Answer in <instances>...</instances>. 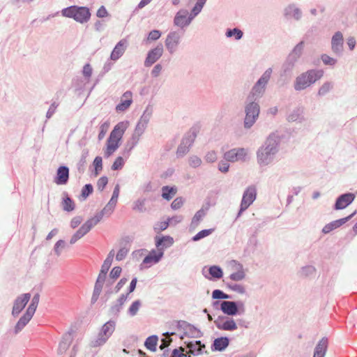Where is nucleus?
I'll list each match as a JSON object with an SVG mask.
<instances>
[{
	"label": "nucleus",
	"mask_w": 357,
	"mask_h": 357,
	"mask_svg": "<svg viewBox=\"0 0 357 357\" xmlns=\"http://www.w3.org/2000/svg\"><path fill=\"white\" fill-rule=\"evenodd\" d=\"M303 109L301 108H296L292 111L289 112L287 114V120L289 122H295L302 119Z\"/></svg>",
	"instance_id": "nucleus-36"
},
{
	"label": "nucleus",
	"mask_w": 357,
	"mask_h": 357,
	"mask_svg": "<svg viewBox=\"0 0 357 357\" xmlns=\"http://www.w3.org/2000/svg\"><path fill=\"white\" fill-rule=\"evenodd\" d=\"M31 298V294L29 293L23 294L15 300L12 310V314L17 317L24 308Z\"/></svg>",
	"instance_id": "nucleus-18"
},
{
	"label": "nucleus",
	"mask_w": 357,
	"mask_h": 357,
	"mask_svg": "<svg viewBox=\"0 0 357 357\" xmlns=\"http://www.w3.org/2000/svg\"><path fill=\"white\" fill-rule=\"evenodd\" d=\"M109 127V123L106 121L102 123L100 126V132L98 134V139L101 140L104 138L105 136V134L107 133L108 129Z\"/></svg>",
	"instance_id": "nucleus-55"
},
{
	"label": "nucleus",
	"mask_w": 357,
	"mask_h": 357,
	"mask_svg": "<svg viewBox=\"0 0 357 357\" xmlns=\"http://www.w3.org/2000/svg\"><path fill=\"white\" fill-rule=\"evenodd\" d=\"M280 139L274 133L268 136L265 142L256 151L257 163L260 167H265L273 163L280 151Z\"/></svg>",
	"instance_id": "nucleus-1"
},
{
	"label": "nucleus",
	"mask_w": 357,
	"mask_h": 357,
	"mask_svg": "<svg viewBox=\"0 0 357 357\" xmlns=\"http://www.w3.org/2000/svg\"><path fill=\"white\" fill-rule=\"evenodd\" d=\"M212 298L213 299H227L229 298V296L220 289H215L212 293Z\"/></svg>",
	"instance_id": "nucleus-56"
},
{
	"label": "nucleus",
	"mask_w": 357,
	"mask_h": 357,
	"mask_svg": "<svg viewBox=\"0 0 357 357\" xmlns=\"http://www.w3.org/2000/svg\"><path fill=\"white\" fill-rule=\"evenodd\" d=\"M174 243V239L169 236H164L162 237H155V246L158 251H162L164 255L165 249L171 247Z\"/></svg>",
	"instance_id": "nucleus-26"
},
{
	"label": "nucleus",
	"mask_w": 357,
	"mask_h": 357,
	"mask_svg": "<svg viewBox=\"0 0 357 357\" xmlns=\"http://www.w3.org/2000/svg\"><path fill=\"white\" fill-rule=\"evenodd\" d=\"M163 257L162 252L158 250H152L149 254L144 259L143 264L147 267L158 263Z\"/></svg>",
	"instance_id": "nucleus-25"
},
{
	"label": "nucleus",
	"mask_w": 357,
	"mask_h": 357,
	"mask_svg": "<svg viewBox=\"0 0 357 357\" xmlns=\"http://www.w3.org/2000/svg\"><path fill=\"white\" fill-rule=\"evenodd\" d=\"M183 199L181 197H177L172 202L171 206L172 209L177 210L183 206Z\"/></svg>",
	"instance_id": "nucleus-64"
},
{
	"label": "nucleus",
	"mask_w": 357,
	"mask_h": 357,
	"mask_svg": "<svg viewBox=\"0 0 357 357\" xmlns=\"http://www.w3.org/2000/svg\"><path fill=\"white\" fill-rule=\"evenodd\" d=\"M208 271L211 275L214 278L220 279L222 277L223 273L220 266H212Z\"/></svg>",
	"instance_id": "nucleus-47"
},
{
	"label": "nucleus",
	"mask_w": 357,
	"mask_h": 357,
	"mask_svg": "<svg viewBox=\"0 0 357 357\" xmlns=\"http://www.w3.org/2000/svg\"><path fill=\"white\" fill-rule=\"evenodd\" d=\"M195 137V136L194 135H190L183 139L176 151V154L178 157H183L190 151V148L194 142Z\"/></svg>",
	"instance_id": "nucleus-23"
},
{
	"label": "nucleus",
	"mask_w": 357,
	"mask_h": 357,
	"mask_svg": "<svg viewBox=\"0 0 357 357\" xmlns=\"http://www.w3.org/2000/svg\"><path fill=\"white\" fill-rule=\"evenodd\" d=\"M128 45V41L125 39L119 41L111 52L110 59L114 61L119 59L126 51Z\"/></svg>",
	"instance_id": "nucleus-22"
},
{
	"label": "nucleus",
	"mask_w": 357,
	"mask_h": 357,
	"mask_svg": "<svg viewBox=\"0 0 357 357\" xmlns=\"http://www.w3.org/2000/svg\"><path fill=\"white\" fill-rule=\"evenodd\" d=\"M91 229L84 222L81 227L71 236L70 243L75 244L78 240L81 239L87 233L89 232Z\"/></svg>",
	"instance_id": "nucleus-31"
},
{
	"label": "nucleus",
	"mask_w": 357,
	"mask_h": 357,
	"mask_svg": "<svg viewBox=\"0 0 357 357\" xmlns=\"http://www.w3.org/2000/svg\"><path fill=\"white\" fill-rule=\"evenodd\" d=\"M105 215L101 211L100 212L96 214L93 218L89 219L85 222L86 225L91 229L94 226H96L105 216Z\"/></svg>",
	"instance_id": "nucleus-41"
},
{
	"label": "nucleus",
	"mask_w": 357,
	"mask_h": 357,
	"mask_svg": "<svg viewBox=\"0 0 357 357\" xmlns=\"http://www.w3.org/2000/svg\"><path fill=\"white\" fill-rule=\"evenodd\" d=\"M225 36L227 38H234V40H238L243 38V32L238 28L228 29L225 32Z\"/></svg>",
	"instance_id": "nucleus-38"
},
{
	"label": "nucleus",
	"mask_w": 357,
	"mask_h": 357,
	"mask_svg": "<svg viewBox=\"0 0 357 357\" xmlns=\"http://www.w3.org/2000/svg\"><path fill=\"white\" fill-rule=\"evenodd\" d=\"M115 328V321H109L106 322L102 326L97 337L91 341V346L93 347H98L104 345L113 334Z\"/></svg>",
	"instance_id": "nucleus-9"
},
{
	"label": "nucleus",
	"mask_w": 357,
	"mask_h": 357,
	"mask_svg": "<svg viewBox=\"0 0 357 357\" xmlns=\"http://www.w3.org/2000/svg\"><path fill=\"white\" fill-rule=\"evenodd\" d=\"M206 213L203 209H200L198 211H197L192 219L191 227H197V225L199 224L200 221L203 219Z\"/></svg>",
	"instance_id": "nucleus-44"
},
{
	"label": "nucleus",
	"mask_w": 357,
	"mask_h": 357,
	"mask_svg": "<svg viewBox=\"0 0 357 357\" xmlns=\"http://www.w3.org/2000/svg\"><path fill=\"white\" fill-rule=\"evenodd\" d=\"M214 306L220 305L222 312L228 316H234L243 314L245 311V307L243 302H234L224 301L222 302L216 301L213 303Z\"/></svg>",
	"instance_id": "nucleus-11"
},
{
	"label": "nucleus",
	"mask_w": 357,
	"mask_h": 357,
	"mask_svg": "<svg viewBox=\"0 0 357 357\" xmlns=\"http://www.w3.org/2000/svg\"><path fill=\"white\" fill-rule=\"evenodd\" d=\"M206 1L207 0H197L190 13L186 9L179 10L174 17V25L181 29L188 27L195 17L202 12Z\"/></svg>",
	"instance_id": "nucleus-2"
},
{
	"label": "nucleus",
	"mask_w": 357,
	"mask_h": 357,
	"mask_svg": "<svg viewBox=\"0 0 357 357\" xmlns=\"http://www.w3.org/2000/svg\"><path fill=\"white\" fill-rule=\"evenodd\" d=\"M284 15L296 20H299L302 17V12L296 5L291 4L284 9Z\"/></svg>",
	"instance_id": "nucleus-30"
},
{
	"label": "nucleus",
	"mask_w": 357,
	"mask_h": 357,
	"mask_svg": "<svg viewBox=\"0 0 357 357\" xmlns=\"http://www.w3.org/2000/svg\"><path fill=\"white\" fill-rule=\"evenodd\" d=\"M228 269L230 271L229 279L234 282H240L245 278L246 273L243 266L236 260L228 263Z\"/></svg>",
	"instance_id": "nucleus-12"
},
{
	"label": "nucleus",
	"mask_w": 357,
	"mask_h": 357,
	"mask_svg": "<svg viewBox=\"0 0 357 357\" xmlns=\"http://www.w3.org/2000/svg\"><path fill=\"white\" fill-rule=\"evenodd\" d=\"M328 347V340L322 338L317 344L313 357H324Z\"/></svg>",
	"instance_id": "nucleus-32"
},
{
	"label": "nucleus",
	"mask_w": 357,
	"mask_h": 357,
	"mask_svg": "<svg viewBox=\"0 0 357 357\" xmlns=\"http://www.w3.org/2000/svg\"><path fill=\"white\" fill-rule=\"evenodd\" d=\"M323 75L324 71L322 70L312 69L307 70L296 77L294 88L296 91L304 90L320 79Z\"/></svg>",
	"instance_id": "nucleus-4"
},
{
	"label": "nucleus",
	"mask_w": 357,
	"mask_h": 357,
	"mask_svg": "<svg viewBox=\"0 0 357 357\" xmlns=\"http://www.w3.org/2000/svg\"><path fill=\"white\" fill-rule=\"evenodd\" d=\"M176 187L163 186L162 188V197L167 200H170L176 195Z\"/></svg>",
	"instance_id": "nucleus-37"
},
{
	"label": "nucleus",
	"mask_w": 357,
	"mask_h": 357,
	"mask_svg": "<svg viewBox=\"0 0 357 357\" xmlns=\"http://www.w3.org/2000/svg\"><path fill=\"white\" fill-rule=\"evenodd\" d=\"M105 278L106 275H101L100 273H99L95 284L93 293L91 298L93 303L96 302L98 296H100L103 287V284L105 280Z\"/></svg>",
	"instance_id": "nucleus-29"
},
{
	"label": "nucleus",
	"mask_w": 357,
	"mask_h": 357,
	"mask_svg": "<svg viewBox=\"0 0 357 357\" xmlns=\"http://www.w3.org/2000/svg\"><path fill=\"white\" fill-rule=\"evenodd\" d=\"M93 192V186L91 184L85 185L82 190V197L86 199Z\"/></svg>",
	"instance_id": "nucleus-62"
},
{
	"label": "nucleus",
	"mask_w": 357,
	"mask_h": 357,
	"mask_svg": "<svg viewBox=\"0 0 357 357\" xmlns=\"http://www.w3.org/2000/svg\"><path fill=\"white\" fill-rule=\"evenodd\" d=\"M333 83L330 82H324L318 91L319 96H324L328 93L333 88Z\"/></svg>",
	"instance_id": "nucleus-50"
},
{
	"label": "nucleus",
	"mask_w": 357,
	"mask_h": 357,
	"mask_svg": "<svg viewBox=\"0 0 357 357\" xmlns=\"http://www.w3.org/2000/svg\"><path fill=\"white\" fill-rule=\"evenodd\" d=\"M214 231V229H204L199 231L195 236H193L192 240L197 241L202 238L211 235Z\"/></svg>",
	"instance_id": "nucleus-48"
},
{
	"label": "nucleus",
	"mask_w": 357,
	"mask_h": 357,
	"mask_svg": "<svg viewBox=\"0 0 357 357\" xmlns=\"http://www.w3.org/2000/svg\"><path fill=\"white\" fill-rule=\"evenodd\" d=\"M69 178V169L66 166L59 167L57 169L56 176L54 182L57 185H65L67 183Z\"/></svg>",
	"instance_id": "nucleus-27"
},
{
	"label": "nucleus",
	"mask_w": 357,
	"mask_h": 357,
	"mask_svg": "<svg viewBox=\"0 0 357 357\" xmlns=\"http://www.w3.org/2000/svg\"><path fill=\"white\" fill-rule=\"evenodd\" d=\"M229 343V340L226 337L217 338L213 342L212 350L220 351H223L228 347Z\"/></svg>",
	"instance_id": "nucleus-33"
},
{
	"label": "nucleus",
	"mask_w": 357,
	"mask_h": 357,
	"mask_svg": "<svg viewBox=\"0 0 357 357\" xmlns=\"http://www.w3.org/2000/svg\"><path fill=\"white\" fill-rule=\"evenodd\" d=\"M132 101V93L130 91H126L122 95L120 102L116 106V112H126L130 107Z\"/></svg>",
	"instance_id": "nucleus-21"
},
{
	"label": "nucleus",
	"mask_w": 357,
	"mask_h": 357,
	"mask_svg": "<svg viewBox=\"0 0 357 357\" xmlns=\"http://www.w3.org/2000/svg\"><path fill=\"white\" fill-rule=\"evenodd\" d=\"M218 158V153L213 150L208 151L204 156V160L208 163H213L217 161Z\"/></svg>",
	"instance_id": "nucleus-49"
},
{
	"label": "nucleus",
	"mask_w": 357,
	"mask_h": 357,
	"mask_svg": "<svg viewBox=\"0 0 357 357\" xmlns=\"http://www.w3.org/2000/svg\"><path fill=\"white\" fill-rule=\"evenodd\" d=\"M92 73L93 69L89 63L85 64L82 70V74L84 77L89 80L92 75Z\"/></svg>",
	"instance_id": "nucleus-59"
},
{
	"label": "nucleus",
	"mask_w": 357,
	"mask_h": 357,
	"mask_svg": "<svg viewBox=\"0 0 357 357\" xmlns=\"http://www.w3.org/2000/svg\"><path fill=\"white\" fill-rule=\"evenodd\" d=\"M181 38V34L176 31H172L167 34L165 43L169 54H172L176 51Z\"/></svg>",
	"instance_id": "nucleus-16"
},
{
	"label": "nucleus",
	"mask_w": 357,
	"mask_h": 357,
	"mask_svg": "<svg viewBox=\"0 0 357 357\" xmlns=\"http://www.w3.org/2000/svg\"><path fill=\"white\" fill-rule=\"evenodd\" d=\"M95 167V174L97 176L102 169V159L100 156H96L93 160Z\"/></svg>",
	"instance_id": "nucleus-54"
},
{
	"label": "nucleus",
	"mask_w": 357,
	"mask_h": 357,
	"mask_svg": "<svg viewBox=\"0 0 357 357\" xmlns=\"http://www.w3.org/2000/svg\"><path fill=\"white\" fill-rule=\"evenodd\" d=\"M321 59L325 65L331 66H335L337 61L336 59L331 57L326 54L321 55Z\"/></svg>",
	"instance_id": "nucleus-53"
},
{
	"label": "nucleus",
	"mask_w": 357,
	"mask_h": 357,
	"mask_svg": "<svg viewBox=\"0 0 357 357\" xmlns=\"http://www.w3.org/2000/svg\"><path fill=\"white\" fill-rule=\"evenodd\" d=\"M214 323L216 327L222 331H234L238 329L236 321L231 317L220 316Z\"/></svg>",
	"instance_id": "nucleus-15"
},
{
	"label": "nucleus",
	"mask_w": 357,
	"mask_h": 357,
	"mask_svg": "<svg viewBox=\"0 0 357 357\" xmlns=\"http://www.w3.org/2000/svg\"><path fill=\"white\" fill-rule=\"evenodd\" d=\"M62 206L64 211L69 212L74 210L75 204L73 201L66 195L63 199Z\"/></svg>",
	"instance_id": "nucleus-45"
},
{
	"label": "nucleus",
	"mask_w": 357,
	"mask_h": 357,
	"mask_svg": "<svg viewBox=\"0 0 357 357\" xmlns=\"http://www.w3.org/2000/svg\"><path fill=\"white\" fill-rule=\"evenodd\" d=\"M272 74V68H269L262 74L260 78L253 86L248 98L257 100L261 98L265 92L266 86L269 82Z\"/></svg>",
	"instance_id": "nucleus-8"
},
{
	"label": "nucleus",
	"mask_w": 357,
	"mask_h": 357,
	"mask_svg": "<svg viewBox=\"0 0 357 357\" xmlns=\"http://www.w3.org/2000/svg\"><path fill=\"white\" fill-rule=\"evenodd\" d=\"M229 288L232 290L233 291H235L240 294H244L246 292L245 287L240 284H228Z\"/></svg>",
	"instance_id": "nucleus-52"
},
{
	"label": "nucleus",
	"mask_w": 357,
	"mask_h": 357,
	"mask_svg": "<svg viewBox=\"0 0 357 357\" xmlns=\"http://www.w3.org/2000/svg\"><path fill=\"white\" fill-rule=\"evenodd\" d=\"M163 47L161 44L158 45L155 48L149 51L144 61V66L149 67L156 62L162 55Z\"/></svg>",
	"instance_id": "nucleus-19"
},
{
	"label": "nucleus",
	"mask_w": 357,
	"mask_h": 357,
	"mask_svg": "<svg viewBox=\"0 0 357 357\" xmlns=\"http://www.w3.org/2000/svg\"><path fill=\"white\" fill-rule=\"evenodd\" d=\"M128 294H121L117 300V303L111 307V312L112 314H117L119 312L122 306L128 298Z\"/></svg>",
	"instance_id": "nucleus-39"
},
{
	"label": "nucleus",
	"mask_w": 357,
	"mask_h": 357,
	"mask_svg": "<svg viewBox=\"0 0 357 357\" xmlns=\"http://www.w3.org/2000/svg\"><path fill=\"white\" fill-rule=\"evenodd\" d=\"M188 347L190 352L193 355H199L203 353V349L205 348L204 344H202L200 341L190 342L188 344Z\"/></svg>",
	"instance_id": "nucleus-34"
},
{
	"label": "nucleus",
	"mask_w": 357,
	"mask_h": 357,
	"mask_svg": "<svg viewBox=\"0 0 357 357\" xmlns=\"http://www.w3.org/2000/svg\"><path fill=\"white\" fill-rule=\"evenodd\" d=\"M257 191L255 187H248L243 192L241 207L238 213V217L245 211L255 200Z\"/></svg>",
	"instance_id": "nucleus-14"
},
{
	"label": "nucleus",
	"mask_w": 357,
	"mask_h": 357,
	"mask_svg": "<svg viewBox=\"0 0 357 357\" xmlns=\"http://www.w3.org/2000/svg\"><path fill=\"white\" fill-rule=\"evenodd\" d=\"M61 15L65 17L73 18L76 22L84 24L91 17L89 9L85 6H71L61 10Z\"/></svg>",
	"instance_id": "nucleus-5"
},
{
	"label": "nucleus",
	"mask_w": 357,
	"mask_h": 357,
	"mask_svg": "<svg viewBox=\"0 0 357 357\" xmlns=\"http://www.w3.org/2000/svg\"><path fill=\"white\" fill-rule=\"evenodd\" d=\"M355 199V195L353 193H346L340 195L335 204L336 210L345 208L349 206Z\"/></svg>",
	"instance_id": "nucleus-24"
},
{
	"label": "nucleus",
	"mask_w": 357,
	"mask_h": 357,
	"mask_svg": "<svg viewBox=\"0 0 357 357\" xmlns=\"http://www.w3.org/2000/svg\"><path fill=\"white\" fill-rule=\"evenodd\" d=\"M227 160H221L218 162V169L222 173H227L229 170V164Z\"/></svg>",
	"instance_id": "nucleus-58"
},
{
	"label": "nucleus",
	"mask_w": 357,
	"mask_h": 357,
	"mask_svg": "<svg viewBox=\"0 0 357 357\" xmlns=\"http://www.w3.org/2000/svg\"><path fill=\"white\" fill-rule=\"evenodd\" d=\"M303 42H300L295 46L292 52L288 56L286 62L283 65L284 72L290 71L293 69L294 64L303 53Z\"/></svg>",
	"instance_id": "nucleus-13"
},
{
	"label": "nucleus",
	"mask_w": 357,
	"mask_h": 357,
	"mask_svg": "<svg viewBox=\"0 0 357 357\" xmlns=\"http://www.w3.org/2000/svg\"><path fill=\"white\" fill-rule=\"evenodd\" d=\"M169 225L167 220L166 221L158 222L155 225L154 229L155 231L159 232L165 230Z\"/></svg>",
	"instance_id": "nucleus-60"
},
{
	"label": "nucleus",
	"mask_w": 357,
	"mask_h": 357,
	"mask_svg": "<svg viewBox=\"0 0 357 357\" xmlns=\"http://www.w3.org/2000/svg\"><path fill=\"white\" fill-rule=\"evenodd\" d=\"M66 248V242L63 240H59L54 246V252L59 257L61 255L62 250Z\"/></svg>",
	"instance_id": "nucleus-51"
},
{
	"label": "nucleus",
	"mask_w": 357,
	"mask_h": 357,
	"mask_svg": "<svg viewBox=\"0 0 357 357\" xmlns=\"http://www.w3.org/2000/svg\"><path fill=\"white\" fill-rule=\"evenodd\" d=\"M128 250L126 248H121L116 255V259L117 261H121L123 259H125V257H126V255H128Z\"/></svg>",
	"instance_id": "nucleus-63"
},
{
	"label": "nucleus",
	"mask_w": 357,
	"mask_h": 357,
	"mask_svg": "<svg viewBox=\"0 0 357 357\" xmlns=\"http://www.w3.org/2000/svg\"><path fill=\"white\" fill-rule=\"evenodd\" d=\"M343 34L340 31H336L331 38V50L337 55L342 54L343 52Z\"/></svg>",
	"instance_id": "nucleus-20"
},
{
	"label": "nucleus",
	"mask_w": 357,
	"mask_h": 357,
	"mask_svg": "<svg viewBox=\"0 0 357 357\" xmlns=\"http://www.w3.org/2000/svg\"><path fill=\"white\" fill-rule=\"evenodd\" d=\"M124 163H125L124 159L121 156H119L114 160V162L112 166V169L113 170L121 169L123 167Z\"/></svg>",
	"instance_id": "nucleus-57"
},
{
	"label": "nucleus",
	"mask_w": 357,
	"mask_h": 357,
	"mask_svg": "<svg viewBox=\"0 0 357 357\" xmlns=\"http://www.w3.org/2000/svg\"><path fill=\"white\" fill-rule=\"evenodd\" d=\"M71 344L70 335L64 336L59 345V352L63 354L67 351Z\"/></svg>",
	"instance_id": "nucleus-40"
},
{
	"label": "nucleus",
	"mask_w": 357,
	"mask_h": 357,
	"mask_svg": "<svg viewBox=\"0 0 357 357\" xmlns=\"http://www.w3.org/2000/svg\"><path fill=\"white\" fill-rule=\"evenodd\" d=\"M145 199H137L135 202L133 209L137 211L142 212L144 211Z\"/></svg>",
	"instance_id": "nucleus-61"
},
{
	"label": "nucleus",
	"mask_w": 357,
	"mask_h": 357,
	"mask_svg": "<svg viewBox=\"0 0 357 357\" xmlns=\"http://www.w3.org/2000/svg\"><path fill=\"white\" fill-rule=\"evenodd\" d=\"M158 340V339L156 335L150 336L146 340L144 345L148 349L155 351L156 350Z\"/></svg>",
	"instance_id": "nucleus-42"
},
{
	"label": "nucleus",
	"mask_w": 357,
	"mask_h": 357,
	"mask_svg": "<svg viewBox=\"0 0 357 357\" xmlns=\"http://www.w3.org/2000/svg\"><path fill=\"white\" fill-rule=\"evenodd\" d=\"M223 157L225 160L231 163H243L250 160L251 154L248 148L236 147L226 151Z\"/></svg>",
	"instance_id": "nucleus-7"
},
{
	"label": "nucleus",
	"mask_w": 357,
	"mask_h": 357,
	"mask_svg": "<svg viewBox=\"0 0 357 357\" xmlns=\"http://www.w3.org/2000/svg\"><path fill=\"white\" fill-rule=\"evenodd\" d=\"M114 257V250H112L109 252L107 258L105 259V260L104 261V262L101 266V269H100V272L101 275H107V273L112 265Z\"/></svg>",
	"instance_id": "nucleus-35"
},
{
	"label": "nucleus",
	"mask_w": 357,
	"mask_h": 357,
	"mask_svg": "<svg viewBox=\"0 0 357 357\" xmlns=\"http://www.w3.org/2000/svg\"><path fill=\"white\" fill-rule=\"evenodd\" d=\"M40 296L38 294H36L31 300V303L29 304L28 308L26 309L25 313L23 316L19 319L15 327V333H18L21 331L24 326L29 322V321L33 317L36 308L38 307L39 303Z\"/></svg>",
	"instance_id": "nucleus-10"
},
{
	"label": "nucleus",
	"mask_w": 357,
	"mask_h": 357,
	"mask_svg": "<svg viewBox=\"0 0 357 357\" xmlns=\"http://www.w3.org/2000/svg\"><path fill=\"white\" fill-rule=\"evenodd\" d=\"M151 115L152 110L146 108L137 121L133 132L143 135L147 128Z\"/></svg>",
	"instance_id": "nucleus-17"
},
{
	"label": "nucleus",
	"mask_w": 357,
	"mask_h": 357,
	"mask_svg": "<svg viewBox=\"0 0 357 357\" xmlns=\"http://www.w3.org/2000/svg\"><path fill=\"white\" fill-rule=\"evenodd\" d=\"M188 165L192 168H198L202 165V160L197 155H192L188 158Z\"/></svg>",
	"instance_id": "nucleus-46"
},
{
	"label": "nucleus",
	"mask_w": 357,
	"mask_h": 357,
	"mask_svg": "<svg viewBox=\"0 0 357 357\" xmlns=\"http://www.w3.org/2000/svg\"><path fill=\"white\" fill-rule=\"evenodd\" d=\"M260 112L259 103L253 98L247 99L245 106V116L243 121L244 128H250L257 121Z\"/></svg>",
	"instance_id": "nucleus-6"
},
{
	"label": "nucleus",
	"mask_w": 357,
	"mask_h": 357,
	"mask_svg": "<svg viewBox=\"0 0 357 357\" xmlns=\"http://www.w3.org/2000/svg\"><path fill=\"white\" fill-rule=\"evenodd\" d=\"M355 214V213L351 214L347 218H342L337 220L333 221L327 225H326L324 228L322 229V232L324 234H328L330 231H333V229L338 228L345 222H347L349 219H351L353 215Z\"/></svg>",
	"instance_id": "nucleus-28"
},
{
	"label": "nucleus",
	"mask_w": 357,
	"mask_h": 357,
	"mask_svg": "<svg viewBox=\"0 0 357 357\" xmlns=\"http://www.w3.org/2000/svg\"><path fill=\"white\" fill-rule=\"evenodd\" d=\"M129 125L128 121H123L114 126L106 142V148L104 151L105 157L109 158L119 149L122 137Z\"/></svg>",
	"instance_id": "nucleus-3"
},
{
	"label": "nucleus",
	"mask_w": 357,
	"mask_h": 357,
	"mask_svg": "<svg viewBox=\"0 0 357 357\" xmlns=\"http://www.w3.org/2000/svg\"><path fill=\"white\" fill-rule=\"evenodd\" d=\"M142 307V302L139 300H136L132 303L129 308L128 309V314L130 317L135 316L140 307Z\"/></svg>",
	"instance_id": "nucleus-43"
}]
</instances>
